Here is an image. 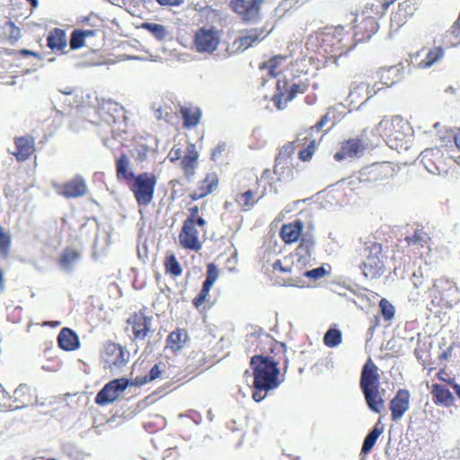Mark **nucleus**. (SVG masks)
Returning <instances> with one entry per match:
<instances>
[{"label": "nucleus", "mask_w": 460, "mask_h": 460, "mask_svg": "<svg viewBox=\"0 0 460 460\" xmlns=\"http://www.w3.org/2000/svg\"><path fill=\"white\" fill-rule=\"evenodd\" d=\"M401 166L394 162L374 163L367 168V176L369 181L387 185L394 181L401 172Z\"/></svg>", "instance_id": "obj_8"}, {"label": "nucleus", "mask_w": 460, "mask_h": 460, "mask_svg": "<svg viewBox=\"0 0 460 460\" xmlns=\"http://www.w3.org/2000/svg\"><path fill=\"white\" fill-rule=\"evenodd\" d=\"M402 78V69L396 66L384 69L381 73V82L387 87L393 86Z\"/></svg>", "instance_id": "obj_47"}, {"label": "nucleus", "mask_w": 460, "mask_h": 460, "mask_svg": "<svg viewBox=\"0 0 460 460\" xmlns=\"http://www.w3.org/2000/svg\"><path fill=\"white\" fill-rule=\"evenodd\" d=\"M350 48V35L343 26H327L310 34L306 49L323 58H332L346 53Z\"/></svg>", "instance_id": "obj_1"}, {"label": "nucleus", "mask_w": 460, "mask_h": 460, "mask_svg": "<svg viewBox=\"0 0 460 460\" xmlns=\"http://www.w3.org/2000/svg\"><path fill=\"white\" fill-rule=\"evenodd\" d=\"M168 157L172 163L181 160L182 158L181 148L172 147L169 152Z\"/></svg>", "instance_id": "obj_64"}, {"label": "nucleus", "mask_w": 460, "mask_h": 460, "mask_svg": "<svg viewBox=\"0 0 460 460\" xmlns=\"http://www.w3.org/2000/svg\"><path fill=\"white\" fill-rule=\"evenodd\" d=\"M445 56V49L441 46L422 48L411 57L414 66L425 69L439 62Z\"/></svg>", "instance_id": "obj_15"}, {"label": "nucleus", "mask_w": 460, "mask_h": 460, "mask_svg": "<svg viewBox=\"0 0 460 460\" xmlns=\"http://www.w3.org/2000/svg\"><path fill=\"white\" fill-rule=\"evenodd\" d=\"M12 245L11 235L0 225V256L6 259L10 255Z\"/></svg>", "instance_id": "obj_50"}, {"label": "nucleus", "mask_w": 460, "mask_h": 460, "mask_svg": "<svg viewBox=\"0 0 460 460\" xmlns=\"http://www.w3.org/2000/svg\"><path fill=\"white\" fill-rule=\"evenodd\" d=\"M219 271L214 263H209L207 266L206 279L202 284L199 293L192 299V304L195 308L199 309L209 297V291L217 279Z\"/></svg>", "instance_id": "obj_18"}, {"label": "nucleus", "mask_w": 460, "mask_h": 460, "mask_svg": "<svg viewBox=\"0 0 460 460\" xmlns=\"http://www.w3.org/2000/svg\"><path fill=\"white\" fill-rule=\"evenodd\" d=\"M57 193L66 199H76L83 197L87 192V185L84 178L80 175L64 183H55L53 185Z\"/></svg>", "instance_id": "obj_14"}, {"label": "nucleus", "mask_w": 460, "mask_h": 460, "mask_svg": "<svg viewBox=\"0 0 460 460\" xmlns=\"http://www.w3.org/2000/svg\"><path fill=\"white\" fill-rule=\"evenodd\" d=\"M378 22L374 17L362 14L361 17L356 18L355 37L358 40H366L370 39L378 30Z\"/></svg>", "instance_id": "obj_22"}, {"label": "nucleus", "mask_w": 460, "mask_h": 460, "mask_svg": "<svg viewBox=\"0 0 460 460\" xmlns=\"http://www.w3.org/2000/svg\"><path fill=\"white\" fill-rule=\"evenodd\" d=\"M220 40L219 30L214 26H203L194 32L192 44L198 53L212 54L217 49Z\"/></svg>", "instance_id": "obj_6"}, {"label": "nucleus", "mask_w": 460, "mask_h": 460, "mask_svg": "<svg viewBox=\"0 0 460 460\" xmlns=\"http://www.w3.org/2000/svg\"><path fill=\"white\" fill-rule=\"evenodd\" d=\"M47 45L53 51L63 52L66 47L65 31L58 28L51 31L47 38Z\"/></svg>", "instance_id": "obj_44"}, {"label": "nucleus", "mask_w": 460, "mask_h": 460, "mask_svg": "<svg viewBox=\"0 0 460 460\" xmlns=\"http://www.w3.org/2000/svg\"><path fill=\"white\" fill-rule=\"evenodd\" d=\"M263 0H231L230 7L242 21L252 22L260 18Z\"/></svg>", "instance_id": "obj_11"}, {"label": "nucleus", "mask_w": 460, "mask_h": 460, "mask_svg": "<svg viewBox=\"0 0 460 460\" xmlns=\"http://www.w3.org/2000/svg\"><path fill=\"white\" fill-rule=\"evenodd\" d=\"M309 88V83L307 81H299L298 83H294L289 84V89L291 91V95L296 97L299 93H305Z\"/></svg>", "instance_id": "obj_60"}, {"label": "nucleus", "mask_w": 460, "mask_h": 460, "mask_svg": "<svg viewBox=\"0 0 460 460\" xmlns=\"http://www.w3.org/2000/svg\"><path fill=\"white\" fill-rule=\"evenodd\" d=\"M279 362L270 357L256 355L251 359L253 372L252 398L260 402L266 398L268 393L279 385L278 367Z\"/></svg>", "instance_id": "obj_2"}, {"label": "nucleus", "mask_w": 460, "mask_h": 460, "mask_svg": "<svg viewBox=\"0 0 460 460\" xmlns=\"http://www.w3.org/2000/svg\"><path fill=\"white\" fill-rule=\"evenodd\" d=\"M430 240L429 234L423 227L416 228L412 234L404 238L407 252L415 255H421V250L429 245Z\"/></svg>", "instance_id": "obj_20"}, {"label": "nucleus", "mask_w": 460, "mask_h": 460, "mask_svg": "<svg viewBox=\"0 0 460 460\" xmlns=\"http://www.w3.org/2000/svg\"><path fill=\"white\" fill-rule=\"evenodd\" d=\"M267 187L263 186V190L258 193L252 190H246L235 195L234 201L243 212L251 211L256 204L265 196Z\"/></svg>", "instance_id": "obj_25"}, {"label": "nucleus", "mask_w": 460, "mask_h": 460, "mask_svg": "<svg viewBox=\"0 0 460 460\" xmlns=\"http://www.w3.org/2000/svg\"><path fill=\"white\" fill-rule=\"evenodd\" d=\"M376 90L371 88L366 83H352L347 102L350 109H358L376 93Z\"/></svg>", "instance_id": "obj_16"}, {"label": "nucleus", "mask_w": 460, "mask_h": 460, "mask_svg": "<svg viewBox=\"0 0 460 460\" xmlns=\"http://www.w3.org/2000/svg\"><path fill=\"white\" fill-rule=\"evenodd\" d=\"M322 130L323 128H315V125H314L304 132L300 133L297 136L296 142L298 146H309V145H312L310 142L314 141V147H317L323 137V135H321Z\"/></svg>", "instance_id": "obj_43"}, {"label": "nucleus", "mask_w": 460, "mask_h": 460, "mask_svg": "<svg viewBox=\"0 0 460 460\" xmlns=\"http://www.w3.org/2000/svg\"><path fill=\"white\" fill-rule=\"evenodd\" d=\"M199 165V153L194 144L188 145L185 155L180 161V166L187 180L191 179Z\"/></svg>", "instance_id": "obj_26"}, {"label": "nucleus", "mask_w": 460, "mask_h": 460, "mask_svg": "<svg viewBox=\"0 0 460 460\" xmlns=\"http://www.w3.org/2000/svg\"><path fill=\"white\" fill-rule=\"evenodd\" d=\"M397 0H372L367 4L363 14L374 17L376 20L383 17L388 8L394 4Z\"/></svg>", "instance_id": "obj_38"}, {"label": "nucleus", "mask_w": 460, "mask_h": 460, "mask_svg": "<svg viewBox=\"0 0 460 460\" xmlns=\"http://www.w3.org/2000/svg\"><path fill=\"white\" fill-rule=\"evenodd\" d=\"M326 273L327 272L323 267H318V268H315L313 270L298 271L299 282L301 281L302 277H305V278H308V279H311L314 280H317V279H320L323 277H324Z\"/></svg>", "instance_id": "obj_57"}, {"label": "nucleus", "mask_w": 460, "mask_h": 460, "mask_svg": "<svg viewBox=\"0 0 460 460\" xmlns=\"http://www.w3.org/2000/svg\"><path fill=\"white\" fill-rule=\"evenodd\" d=\"M379 374L376 365L372 361L371 358L364 365L361 376H360V387L361 389L368 388H378L379 387Z\"/></svg>", "instance_id": "obj_29"}, {"label": "nucleus", "mask_w": 460, "mask_h": 460, "mask_svg": "<svg viewBox=\"0 0 460 460\" xmlns=\"http://www.w3.org/2000/svg\"><path fill=\"white\" fill-rule=\"evenodd\" d=\"M276 89L277 93L272 96V102L278 110H283L295 97L290 96L289 84L286 80H279Z\"/></svg>", "instance_id": "obj_33"}, {"label": "nucleus", "mask_w": 460, "mask_h": 460, "mask_svg": "<svg viewBox=\"0 0 460 460\" xmlns=\"http://www.w3.org/2000/svg\"><path fill=\"white\" fill-rule=\"evenodd\" d=\"M310 143L312 144L311 146H303V148L298 152V158L303 162L311 160L316 151V147H314V141H311Z\"/></svg>", "instance_id": "obj_61"}, {"label": "nucleus", "mask_w": 460, "mask_h": 460, "mask_svg": "<svg viewBox=\"0 0 460 460\" xmlns=\"http://www.w3.org/2000/svg\"><path fill=\"white\" fill-rule=\"evenodd\" d=\"M164 266L165 272L172 277H179L182 273L181 266L174 254L165 257Z\"/></svg>", "instance_id": "obj_48"}, {"label": "nucleus", "mask_w": 460, "mask_h": 460, "mask_svg": "<svg viewBox=\"0 0 460 460\" xmlns=\"http://www.w3.org/2000/svg\"><path fill=\"white\" fill-rule=\"evenodd\" d=\"M302 265L297 260L291 265L284 264L281 260H277L272 264L273 273H279L282 275H288V278L284 279L283 284L288 286H298L299 284V274L296 271L299 266Z\"/></svg>", "instance_id": "obj_28"}, {"label": "nucleus", "mask_w": 460, "mask_h": 460, "mask_svg": "<svg viewBox=\"0 0 460 460\" xmlns=\"http://www.w3.org/2000/svg\"><path fill=\"white\" fill-rule=\"evenodd\" d=\"M391 12L390 29L398 31L414 15L417 8L411 0H397Z\"/></svg>", "instance_id": "obj_10"}, {"label": "nucleus", "mask_w": 460, "mask_h": 460, "mask_svg": "<svg viewBox=\"0 0 460 460\" xmlns=\"http://www.w3.org/2000/svg\"><path fill=\"white\" fill-rule=\"evenodd\" d=\"M376 131L390 148L399 152L408 149L410 126L401 116L385 117L378 123Z\"/></svg>", "instance_id": "obj_3"}, {"label": "nucleus", "mask_w": 460, "mask_h": 460, "mask_svg": "<svg viewBox=\"0 0 460 460\" xmlns=\"http://www.w3.org/2000/svg\"><path fill=\"white\" fill-rule=\"evenodd\" d=\"M128 385L127 378L114 379L107 383L95 396L98 405H107L114 402Z\"/></svg>", "instance_id": "obj_12"}, {"label": "nucleus", "mask_w": 460, "mask_h": 460, "mask_svg": "<svg viewBox=\"0 0 460 460\" xmlns=\"http://www.w3.org/2000/svg\"><path fill=\"white\" fill-rule=\"evenodd\" d=\"M362 392L369 409L379 413L384 408L385 401L381 397L378 388L363 389Z\"/></svg>", "instance_id": "obj_45"}, {"label": "nucleus", "mask_w": 460, "mask_h": 460, "mask_svg": "<svg viewBox=\"0 0 460 460\" xmlns=\"http://www.w3.org/2000/svg\"><path fill=\"white\" fill-rule=\"evenodd\" d=\"M180 113L183 119V127L190 129L198 126L201 119V110L192 104L180 107Z\"/></svg>", "instance_id": "obj_34"}, {"label": "nucleus", "mask_w": 460, "mask_h": 460, "mask_svg": "<svg viewBox=\"0 0 460 460\" xmlns=\"http://www.w3.org/2000/svg\"><path fill=\"white\" fill-rule=\"evenodd\" d=\"M274 169L279 183H288L295 180L296 172L291 161H281L280 158H276Z\"/></svg>", "instance_id": "obj_35"}, {"label": "nucleus", "mask_w": 460, "mask_h": 460, "mask_svg": "<svg viewBox=\"0 0 460 460\" xmlns=\"http://www.w3.org/2000/svg\"><path fill=\"white\" fill-rule=\"evenodd\" d=\"M219 184V179L215 172L207 173L203 180H201L197 189L189 194V198L192 201L203 199L213 191H215Z\"/></svg>", "instance_id": "obj_24"}, {"label": "nucleus", "mask_w": 460, "mask_h": 460, "mask_svg": "<svg viewBox=\"0 0 460 460\" xmlns=\"http://www.w3.org/2000/svg\"><path fill=\"white\" fill-rule=\"evenodd\" d=\"M135 152L137 153V158L143 161L147 156L149 147L146 144H138L135 146Z\"/></svg>", "instance_id": "obj_63"}, {"label": "nucleus", "mask_w": 460, "mask_h": 460, "mask_svg": "<svg viewBox=\"0 0 460 460\" xmlns=\"http://www.w3.org/2000/svg\"><path fill=\"white\" fill-rule=\"evenodd\" d=\"M360 256L362 261L359 268L365 278L376 279L385 273L386 255L380 243L365 242L360 250Z\"/></svg>", "instance_id": "obj_4"}, {"label": "nucleus", "mask_w": 460, "mask_h": 460, "mask_svg": "<svg viewBox=\"0 0 460 460\" xmlns=\"http://www.w3.org/2000/svg\"><path fill=\"white\" fill-rule=\"evenodd\" d=\"M92 34V31H74L70 39L71 49H78L84 46L85 38L91 36Z\"/></svg>", "instance_id": "obj_52"}, {"label": "nucleus", "mask_w": 460, "mask_h": 460, "mask_svg": "<svg viewBox=\"0 0 460 460\" xmlns=\"http://www.w3.org/2000/svg\"><path fill=\"white\" fill-rule=\"evenodd\" d=\"M304 222L300 219L282 225L279 236L286 244L296 243L302 236Z\"/></svg>", "instance_id": "obj_31"}, {"label": "nucleus", "mask_w": 460, "mask_h": 460, "mask_svg": "<svg viewBox=\"0 0 460 460\" xmlns=\"http://www.w3.org/2000/svg\"><path fill=\"white\" fill-rule=\"evenodd\" d=\"M296 141L285 144L279 150L276 158H280L281 161H291V156L296 149Z\"/></svg>", "instance_id": "obj_59"}, {"label": "nucleus", "mask_w": 460, "mask_h": 460, "mask_svg": "<svg viewBox=\"0 0 460 460\" xmlns=\"http://www.w3.org/2000/svg\"><path fill=\"white\" fill-rule=\"evenodd\" d=\"M151 318L147 317L144 312L139 311L134 313L128 320V323L131 325L134 338L136 340H144L150 330Z\"/></svg>", "instance_id": "obj_27"}, {"label": "nucleus", "mask_w": 460, "mask_h": 460, "mask_svg": "<svg viewBox=\"0 0 460 460\" xmlns=\"http://www.w3.org/2000/svg\"><path fill=\"white\" fill-rule=\"evenodd\" d=\"M411 394L407 389H399L390 401L389 408L394 421L399 420L410 408Z\"/></svg>", "instance_id": "obj_21"}, {"label": "nucleus", "mask_w": 460, "mask_h": 460, "mask_svg": "<svg viewBox=\"0 0 460 460\" xmlns=\"http://www.w3.org/2000/svg\"><path fill=\"white\" fill-rule=\"evenodd\" d=\"M166 364L164 362L159 361L150 369L148 374L137 376L133 380V384L140 386L158 378H167L168 375L166 374Z\"/></svg>", "instance_id": "obj_36"}, {"label": "nucleus", "mask_w": 460, "mask_h": 460, "mask_svg": "<svg viewBox=\"0 0 460 460\" xmlns=\"http://www.w3.org/2000/svg\"><path fill=\"white\" fill-rule=\"evenodd\" d=\"M226 153V145L224 142L217 144L211 151V159L217 161Z\"/></svg>", "instance_id": "obj_62"}, {"label": "nucleus", "mask_w": 460, "mask_h": 460, "mask_svg": "<svg viewBox=\"0 0 460 460\" xmlns=\"http://www.w3.org/2000/svg\"><path fill=\"white\" fill-rule=\"evenodd\" d=\"M79 257V253L74 250L66 249L60 256L59 263L62 268H68Z\"/></svg>", "instance_id": "obj_55"}, {"label": "nucleus", "mask_w": 460, "mask_h": 460, "mask_svg": "<svg viewBox=\"0 0 460 460\" xmlns=\"http://www.w3.org/2000/svg\"><path fill=\"white\" fill-rule=\"evenodd\" d=\"M257 182H265L266 183V187L267 185L272 189L273 187H276V185L278 183H279V181H277V176L275 175V169L273 168V171H271L270 169H265L260 179L257 181Z\"/></svg>", "instance_id": "obj_54"}, {"label": "nucleus", "mask_w": 460, "mask_h": 460, "mask_svg": "<svg viewBox=\"0 0 460 460\" xmlns=\"http://www.w3.org/2000/svg\"><path fill=\"white\" fill-rule=\"evenodd\" d=\"M189 215L184 221L198 223L201 227H207V221L202 217L199 216V208L195 205L188 208Z\"/></svg>", "instance_id": "obj_53"}, {"label": "nucleus", "mask_w": 460, "mask_h": 460, "mask_svg": "<svg viewBox=\"0 0 460 460\" xmlns=\"http://www.w3.org/2000/svg\"><path fill=\"white\" fill-rule=\"evenodd\" d=\"M5 34L12 43L17 41L21 37V30L13 22L8 21L4 26Z\"/></svg>", "instance_id": "obj_56"}, {"label": "nucleus", "mask_w": 460, "mask_h": 460, "mask_svg": "<svg viewBox=\"0 0 460 460\" xmlns=\"http://www.w3.org/2000/svg\"><path fill=\"white\" fill-rule=\"evenodd\" d=\"M342 341V336L340 330L336 328L329 329L323 337L324 345L328 348H334Z\"/></svg>", "instance_id": "obj_51"}, {"label": "nucleus", "mask_w": 460, "mask_h": 460, "mask_svg": "<svg viewBox=\"0 0 460 460\" xmlns=\"http://www.w3.org/2000/svg\"><path fill=\"white\" fill-rule=\"evenodd\" d=\"M346 108L341 103H337L327 109L326 113L315 123V128H323L331 123L330 128L341 121L346 115Z\"/></svg>", "instance_id": "obj_30"}, {"label": "nucleus", "mask_w": 460, "mask_h": 460, "mask_svg": "<svg viewBox=\"0 0 460 460\" xmlns=\"http://www.w3.org/2000/svg\"><path fill=\"white\" fill-rule=\"evenodd\" d=\"M420 159L424 167L431 173H440L444 169V155L438 148L425 149Z\"/></svg>", "instance_id": "obj_23"}, {"label": "nucleus", "mask_w": 460, "mask_h": 460, "mask_svg": "<svg viewBox=\"0 0 460 460\" xmlns=\"http://www.w3.org/2000/svg\"><path fill=\"white\" fill-rule=\"evenodd\" d=\"M269 34L270 31L264 28H252L241 31L240 35L233 41L232 48L235 52H243L262 41Z\"/></svg>", "instance_id": "obj_13"}, {"label": "nucleus", "mask_w": 460, "mask_h": 460, "mask_svg": "<svg viewBox=\"0 0 460 460\" xmlns=\"http://www.w3.org/2000/svg\"><path fill=\"white\" fill-rule=\"evenodd\" d=\"M189 341L188 332L185 329L177 328L169 333L166 339V348L176 353L182 349Z\"/></svg>", "instance_id": "obj_39"}, {"label": "nucleus", "mask_w": 460, "mask_h": 460, "mask_svg": "<svg viewBox=\"0 0 460 460\" xmlns=\"http://www.w3.org/2000/svg\"><path fill=\"white\" fill-rule=\"evenodd\" d=\"M58 346L66 351L75 350L80 347L78 335L69 328H63L58 336Z\"/></svg>", "instance_id": "obj_37"}, {"label": "nucleus", "mask_w": 460, "mask_h": 460, "mask_svg": "<svg viewBox=\"0 0 460 460\" xmlns=\"http://www.w3.org/2000/svg\"><path fill=\"white\" fill-rule=\"evenodd\" d=\"M290 58V55H274L267 61H263L259 65L261 71L267 70L270 77L275 78L282 72L283 64Z\"/></svg>", "instance_id": "obj_32"}, {"label": "nucleus", "mask_w": 460, "mask_h": 460, "mask_svg": "<svg viewBox=\"0 0 460 460\" xmlns=\"http://www.w3.org/2000/svg\"><path fill=\"white\" fill-rule=\"evenodd\" d=\"M430 393L433 396V402L437 405H444L447 407L454 404L455 399L448 388L439 384H433Z\"/></svg>", "instance_id": "obj_41"}, {"label": "nucleus", "mask_w": 460, "mask_h": 460, "mask_svg": "<svg viewBox=\"0 0 460 460\" xmlns=\"http://www.w3.org/2000/svg\"><path fill=\"white\" fill-rule=\"evenodd\" d=\"M207 227H201L198 223L183 221L179 233L180 245L190 251L199 252L202 248V237Z\"/></svg>", "instance_id": "obj_9"}, {"label": "nucleus", "mask_w": 460, "mask_h": 460, "mask_svg": "<svg viewBox=\"0 0 460 460\" xmlns=\"http://www.w3.org/2000/svg\"><path fill=\"white\" fill-rule=\"evenodd\" d=\"M116 176L119 181H131L136 175L130 170V162L126 154H121L115 160Z\"/></svg>", "instance_id": "obj_42"}, {"label": "nucleus", "mask_w": 460, "mask_h": 460, "mask_svg": "<svg viewBox=\"0 0 460 460\" xmlns=\"http://www.w3.org/2000/svg\"><path fill=\"white\" fill-rule=\"evenodd\" d=\"M139 28L148 31L158 40H164L167 36L166 28L162 24L143 22Z\"/></svg>", "instance_id": "obj_49"}, {"label": "nucleus", "mask_w": 460, "mask_h": 460, "mask_svg": "<svg viewBox=\"0 0 460 460\" xmlns=\"http://www.w3.org/2000/svg\"><path fill=\"white\" fill-rule=\"evenodd\" d=\"M300 243L296 249L298 255L297 261L304 266H307L311 262V253L314 246V240L312 235H302Z\"/></svg>", "instance_id": "obj_40"}, {"label": "nucleus", "mask_w": 460, "mask_h": 460, "mask_svg": "<svg viewBox=\"0 0 460 460\" xmlns=\"http://www.w3.org/2000/svg\"><path fill=\"white\" fill-rule=\"evenodd\" d=\"M101 355L104 368L109 369L111 372L125 367L128 363L130 357L126 348L113 341L105 343Z\"/></svg>", "instance_id": "obj_7"}, {"label": "nucleus", "mask_w": 460, "mask_h": 460, "mask_svg": "<svg viewBox=\"0 0 460 460\" xmlns=\"http://www.w3.org/2000/svg\"><path fill=\"white\" fill-rule=\"evenodd\" d=\"M157 177L153 172H142L131 181L129 189L138 206L146 207L154 199Z\"/></svg>", "instance_id": "obj_5"}, {"label": "nucleus", "mask_w": 460, "mask_h": 460, "mask_svg": "<svg viewBox=\"0 0 460 460\" xmlns=\"http://www.w3.org/2000/svg\"><path fill=\"white\" fill-rule=\"evenodd\" d=\"M379 307L385 320L390 321L394 318L395 310L394 305L387 299L382 298L379 302Z\"/></svg>", "instance_id": "obj_58"}, {"label": "nucleus", "mask_w": 460, "mask_h": 460, "mask_svg": "<svg viewBox=\"0 0 460 460\" xmlns=\"http://www.w3.org/2000/svg\"><path fill=\"white\" fill-rule=\"evenodd\" d=\"M383 432H384V426L378 420L375 424L373 429L365 438L360 454L361 455L368 454L373 449V447H374L375 444L376 443L379 436Z\"/></svg>", "instance_id": "obj_46"}, {"label": "nucleus", "mask_w": 460, "mask_h": 460, "mask_svg": "<svg viewBox=\"0 0 460 460\" xmlns=\"http://www.w3.org/2000/svg\"><path fill=\"white\" fill-rule=\"evenodd\" d=\"M366 150V144L359 137L349 138L341 144L339 151L334 155L336 161H342L348 158H358L363 155Z\"/></svg>", "instance_id": "obj_17"}, {"label": "nucleus", "mask_w": 460, "mask_h": 460, "mask_svg": "<svg viewBox=\"0 0 460 460\" xmlns=\"http://www.w3.org/2000/svg\"><path fill=\"white\" fill-rule=\"evenodd\" d=\"M15 150L11 155L15 157L18 162L28 160L35 152V138L31 135L15 137L13 138Z\"/></svg>", "instance_id": "obj_19"}]
</instances>
